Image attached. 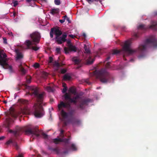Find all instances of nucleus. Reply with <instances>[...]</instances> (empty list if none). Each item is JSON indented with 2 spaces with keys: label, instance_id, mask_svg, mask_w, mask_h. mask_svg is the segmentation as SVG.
<instances>
[{
  "label": "nucleus",
  "instance_id": "nucleus-1",
  "mask_svg": "<svg viewBox=\"0 0 157 157\" xmlns=\"http://www.w3.org/2000/svg\"><path fill=\"white\" fill-rule=\"evenodd\" d=\"M28 89L29 94L30 95H34L39 104V105L35 104L32 112L36 117L40 118L44 113L43 108L41 105L43 101L44 93L42 92L41 94H39L38 88L34 86L29 87Z\"/></svg>",
  "mask_w": 157,
  "mask_h": 157
},
{
  "label": "nucleus",
  "instance_id": "nucleus-2",
  "mask_svg": "<svg viewBox=\"0 0 157 157\" xmlns=\"http://www.w3.org/2000/svg\"><path fill=\"white\" fill-rule=\"evenodd\" d=\"M131 42L130 40L125 41L123 48V50L128 53L132 54L136 52L140 54H143L146 51L147 48L149 45L151 44L154 47H157V41L153 36L149 39H147L144 44H140L138 49L133 50L130 49V46Z\"/></svg>",
  "mask_w": 157,
  "mask_h": 157
},
{
  "label": "nucleus",
  "instance_id": "nucleus-3",
  "mask_svg": "<svg viewBox=\"0 0 157 157\" xmlns=\"http://www.w3.org/2000/svg\"><path fill=\"white\" fill-rule=\"evenodd\" d=\"M64 98L66 100H68V101L64 102L63 101H60V103L58 105V109L59 111H61L63 108H69L70 107V103H73L76 104L77 101L79 103L78 106V108L82 109L84 108V105L87 104L88 102V99H86L84 98L80 97L78 95H76L73 98H71L70 96L67 93L64 95Z\"/></svg>",
  "mask_w": 157,
  "mask_h": 157
},
{
  "label": "nucleus",
  "instance_id": "nucleus-4",
  "mask_svg": "<svg viewBox=\"0 0 157 157\" xmlns=\"http://www.w3.org/2000/svg\"><path fill=\"white\" fill-rule=\"evenodd\" d=\"M97 75L100 81L103 83L110 82L112 76L110 74L104 69L102 68L97 72Z\"/></svg>",
  "mask_w": 157,
  "mask_h": 157
},
{
  "label": "nucleus",
  "instance_id": "nucleus-5",
  "mask_svg": "<svg viewBox=\"0 0 157 157\" xmlns=\"http://www.w3.org/2000/svg\"><path fill=\"white\" fill-rule=\"evenodd\" d=\"M30 36L32 41L27 40L25 42V44L29 49L31 48V46L35 45L38 44L40 41L41 38L40 34L37 32H35L30 34Z\"/></svg>",
  "mask_w": 157,
  "mask_h": 157
},
{
  "label": "nucleus",
  "instance_id": "nucleus-6",
  "mask_svg": "<svg viewBox=\"0 0 157 157\" xmlns=\"http://www.w3.org/2000/svg\"><path fill=\"white\" fill-rule=\"evenodd\" d=\"M3 50H0V65L3 68L8 69L10 73H13L14 71L12 67L7 63V60L6 58L7 56L5 53H3Z\"/></svg>",
  "mask_w": 157,
  "mask_h": 157
},
{
  "label": "nucleus",
  "instance_id": "nucleus-7",
  "mask_svg": "<svg viewBox=\"0 0 157 157\" xmlns=\"http://www.w3.org/2000/svg\"><path fill=\"white\" fill-rule=\"evenodd\" d=\"M25 130L27 134H33L37 136H41L44 138H47L48 136L42 131H40L37 128H25Z\"/></svg>",
  "mask_w": 157,
  "mask_h": 157
},
{
  "label": "nucleus",
  "instance_id": "nucleus-8",
  "mask_svg": "<svg viewBox=\"0 0 157 157\" xmlns=\"http://www.w3.org/2000/svg\"><path fill=\"white\" fill-rule=\"evenodd\" d=\"M54 33L56 35V38L58 36H60L62 33L61 31L58 28L54 27L51 29L50 33V36L51 38H53V34Z\"/></svg>",
  "mask_w": 157,
  "mask_h": 157
},
{
  "label": "nucleus",
  "instance_id": "nucleus-9",
  "mask_svg": "<svg viewBox=\"0 0 157 157\" xmlns=\"http://www.w3.org/2000/svg\"><path fill=\"white\" fill-rule=\"evenodd\" d=\"M75 111L74 110H71L68 113H67L65 112L63 109H62L60 113L62 117L64 119H66L68 117H72Z\"/></svg>",
  "mask_w": 157,
  "mask_h": 157
},
{
  "label": "nucleus",
  "instance_id": "nucleus-10",
  "mask_svg": "<svg viewBox=\"0 0 157 157\" xmlns=\"http://www.w3.org/2000/svg\"><path fill=\"white\" fill-rule=\"evenodd\" d=\"M65 53L66 54L68 53L70 51L74 52H75L78 50V48H77L75 46L73 45H70V46L68 47V48L65 47L64 49Z\"/></svg>",
  "mask_w": 157,
  "mask_h": 157
},
{
  "label": "nucleus",
  "instance_id": "nucleus-11",
  "mask_svg": "<svg viewBox=\"0 0 157 157\" xmlns=\"http://www.w3.org/2000/svg\"><path fill=\"white\" fill-rule=\"evenodd\" d=\"M67 36V35L66 34H63L61 37H59V36H58L57 37V38L56 37L55 39L56 42L58 44H62L63 43L65 42L67 40L66 39Z\"/></svg>",
  "mask_w": 157,
  "mask_h": 157
},
{
  "label": "nucleus",
  "instance_id": "nucleus-12",
  "mask_svg": "<svg viewBox=\"0 0 157 157\" xmlns=\"http://www.w3.org/2000/svg\"><path fill=\"white\" fill-rule=\"evenodd\" d=\"M69 140L67 139L59 138H58L54 140V142L56 144H59L61 142H64L65 143H68Z\"/></svg>",
  "mask_w": 157,
  "mask_h": 157
},
{
  "label": "nucleus",
  "instance_id": "nucleus-13",
  "mask_svg": "<svg viewBox=\"0 0 157 157\" xmlns=\"http://www.w3.org/2000/svg\"><path fill=\"white\" fill-rule=\"evenodd\" d=\"M18 102L19 105L21 106H26L28 104V101L24 99L18 100Z\"/></svg>",
  "mask_w": 157,
  "mask_h": 157
},
{
  "label": "nucleus",
  "instance_id": "nucleus-14",
  "mask_svg": "<svg viewBox=\"0 0 157 157\" xmlns=\"http://www.w3.org/2000/svg\"><path fill=\"white\" fill-rule=\"evenodd\" d=\"M149 28L154 30H156L157 29V22L152 21H151V25L149 26Z\"/></svg>",
  "mask_w": 157,
  "mask_h": 157
},
{
  "label": "nucleus",
  "instance_id": "nucleus-15",
  "mask_svg": "<svg viewBox=\"0 0 157 157\" xmlns=\"http://www.w3.org/2000/svg\"><path fill=\"white\" fill-rule=\"evenodd\" d=\"M19 71L21 72L22 75H24L26 73V71L24 69L22 66L21 63L18 66Z\"/></svg>",
  "mask_w": 157,
  "mask_h": 157
},
{
  "label": "nucleus",
  "instance_id": "nucleus-16",
  "mask_svg": "<svg viewBox=\"0 0 157 157\" xmlns=\"http://www.w3.org/2000/svg\"><path fill=\"white\" fill-rule=\"evenodd\" d=\"M59 12V8L53 9L51 10L50 13L52 15L55 14H58Z\"/></svg>",
  "mask_w": 157,
  "mask_h": 157
},
{
  "label": "nucleus",
  "instance_id": "nucleus-17",
  "mask_svg": "<svg viewBox=\"0 0 157 157\" xmlns=\"http://www.w3.org/2000/svg\"><path fill=\"white\" fill-rule=\"evenodd\" d=\"M90 51L89 50V65L93 63L95 60V57H91L90 55Z\"/></svg>",
  "mask_w": 157,
  "mask_h": 157
},
{
  "label": "nucleus",
  "instance_id": "nucleus-18",
  "mask_svg": "<svg viewBox=\"0 0 157 157\" xmlns=\"http://www.w3.org/2000/svg\"><path fill=\"white\" fill-rule=\"evenodd\" d=\"M72 60L76 64H78L79 63L81 62L80 60L76 57H74L72 59Z\"/></svg>",
  "mask_w": 157,
  "mask_h": 157
},
{
  "label": "nucleus",
  "instance_id": "nucleus-19",
  "mask_svg": "<svg viewBox=\"0 0 157 157\" xmlns=\"http://www.w3.org/2000/svg\"><path fill=\"white\" fill-rule=\"evenodd\" d=\"M69 91L74 94H75L76 91L75 89L73 87H71L69 89Z\"/></svg>",
  "mask_w": 157,
  "mask_h": 157
},
{
  "label": "nucleus",
  "instance_id": "nucleus-20",
  "mask_svg": "<svg viewBox=\"0 0 157 157\" xmlns=\"http://www.w3.org/2000/svg\"><path fill=\"white\" fill-rule=\"evenodd\" d=\"M71 78V76L67 74L65 75L63 77V79L65 80H69Z\"/></svg>",
  "mask_w": 157,
  "mask_h": 157
},
{
  "label": "nucleus",
  "instance_id": "nucleus-21",
  "mask_svg": "<svg viewBox=\"0 0 157 157\" xmlns=\"http://www.w3.org/2000/svg\"><path fill=\"white\" fill-rule=\"evenodd\" d=\"M23 58V56L21 53L18 52L17 53L16 57V60H19L22 59Z\"/></svg>",
  "mask_w": 157,
  "mask_h": 157
},
{
  "label": "nucleus",
  "instance_id": "nucleus-22",
  "mask_svg": "<svg viewBox=\"0 0 157 157\" xmlns=\"http://www.w3.org/2000/svg\"><path fill=\"white\" fill-rule=\"evenodd\" d=\"M45 90H47L48 92H52L53 91V89L50 86H47L44 87Z\"/></svg>",
  "mask_w": 157,
  "mask_h": 157
},
{
  "label": "nucleus",
  "instance_id": "nucleus-23",
  "mask_svg": "<svg viewBox=\"0 0 157 157\" xmlns=\"http://www.w3.org/2000/svg\"><path fill=\"white\" fill-rule=\"evenodd\" d=\"M84 52L85 53H88V48H87V46L86 44H84Z\"/></svg>",
  "mask_w": 157,
  "mask_h": 157
},
{
  "label": "nucleus",
  "instance_id": "nucleus-24",
  "mask_svg": "<svg viewBox=\"0 0 157 157\" xmlns=\"http://www.w3.org/2000/svg\"><path fill=\"white\" fill-rule=\"evenodd\" d=\"M53 65L54 66H56L58 68H59L61 66L59 62L56 61L54 62Z\"/></svg>",
  "mask_w": 157,
  "mask_h": 157
},
{
  "label": "nucleus",
  "instance_id": "nucleus-25",
  "mask_svg": "<svg viewBox=\"0 0 157 157\" xmlns=\"http://www.w3.org/2000/svg\"><path fill=\"white\" fill-rule=\"evenodd\" d=\"M71 149L72 150L75 151L77 149V147L74 144H72L71 147Z\"/></svg>",
  "mask_w": 157,
  "mask_h": 157
},
{
  "label": "nucleus",
  "instance_id": "nucleus-26",
  "mask_svg": "<svg viewBox=\"0 0 157 157\" xmlns=\"http://www.w3.org/2000/svg\"><path fill=\"white\" fill-rule=\"evenodd\" d=\"M6 121L7 122V124L8 125H9L11 122L12 121V120L10 118H7L6 119Z\"/></svg>",
  "mask_w": 157,
  "mask_h": 157
},
{
  "label": "nucleus",
  "instance_id": "nucleus-27",
  "mask_svg": "<svg viewBox=\"0 0 157 157\" xmlns=\"http://www.w3.org/2000/svg\"><path fill=\"white\" fill-rule=\"evenodd\" d=\"M9 132L10 133H13L15 136H17L18 134L17 132L16 131H13L11 130H9Z\"/></svg>",
  "mask_w": 157,
  "mask_h": 157
},
{
  "label": "nucleus",
  "instance_id": "nucleus-28",
  "mask_svg": "<svg viewBox=\"0 0 157 157\" xmlns=\"http://www.w3.org/2000/svg\"><path fill=\"white\" fill-rule=\"evenodd\" d=\"M121 52V51L117 50H113V54H117Z\"/></svg>",
  "mask_w": 157,
  "mask_h": 157
},
{
  "label": "nucleus",
  "instance_id": "nucleus-29",
  "mask_svg": "<svg viewBox=\"0 0 157 157\" xmlns=\"http://www.w3.org/2000/svg\"><path fill=\"white\" fill-rule=\"evenodd\" d=\"M31 77L30 76H29L26 78V82L27 83H29L31 82Z\"/></svg>",
  "mask_w": 157,
  "mask_h": 157
},
{
  "label": "nucleus",
  "instance_id": "nucleus-30",
  "mask_svg": "<svg viewBox=\"0 0 157 157\" xmlns=\"http://www.w3.org/2000/svg\"><path fill=\"white\" fill-rule=\"evenodd\" d=\"M138 29H145L146 28L145 27V25H140L138 26Z\"/></svg>",
  "mask_w": 157,
  "mask_h": 157
},
{
  "label": "nucleus",
  "instance_id": "nucleus-31",
  "mask_svg": "<svg viewBox=\"0 0 157 157\" xmlns=\"http://www.w3.org/2000/svg\"><path fill=\"white\" fill-rule=\"evenodd\" d=\"M33 66L36 69L39 67L40 64L39 63H36L34 64Z\"/></svg>",
  "mask_w": 157,
  "mask_h": 157
},
{
  "label": "nucleus",
  "instance_id": "nucleus-32",
  "mask_svg": "<svg viewBox=\"0 0 157 157\" xmlns=\"http://www.w3.org/2000/svg\"><path fill=\"white\" fill-rule=\"evenodd\" d=\"M54 2L56 5H59L60 4V0H54Z\"/></svg>",
  "mask_w": 157,
  "mask_h": 157
},
{
  "label": "nucleus",
  "instance_id": "nucleus-33",
  "mask_svg": "<svg viewBox=\"0 0 157 157\" xmlns=\"http://www.w3.org/2000/svg\"><path fill=\"white\" fill-rule=\"evenodd\" d=\"M32 46V45L31 46V48H32L33 50H34L35 51H37V50H38V49L39 48H38L37 47H36L32 46Z\"/></svg>",
  "mask_w": 157,
  "mask_h": 157
},
{
  "label": "nucleus",
  "instance_id": "nucleus-34",
  "mask_svg": "<svg viewBox=\"0 0 157 157\" xmlns=\"http://www.w3.org/2000/svg\"><path fill=\"white\" fill-rule=\"evenodd\" d=\"M67 72V70L66 69H62L61 70V73L62 74H64Z\"/></svg>",
  "mask_w": 157,
  "mask_h": 157
},
{
  "label": "nucleus",
  "instance_id": "nucleus-35",
  "mask_svg": "<svg viewBox=\"0 0 157 157\" xmlns=\"http://www.w3.org/2000/svg\"><path fill=\"white\" fill-rule=\"evenodd\" d=\"M53 61V59L52 58V57L51 56H50L49 57V60L48 61V63H51Z\"/></svg>",
  "mask_w": 157,
  "mask_h": 157
},
{
  "label": "nucleus",
  "instance_id": "nucleus-36",
  "mask_svg": "<svg viewBox=\"0 0 157 157\" xmlns=\"http://www.w3.org/2000/svg\"><path fill=\"white\" fill-rule=\"evenodd\" d=\"M110 62H107L105 65V67L106 68H110Z\"/></svg>",
  "mask_w": 157,
  "mask_h": 157
},
{
  "label": "nucleus",
  "instance_id": "nucleus-37",
  "mask_svg": "<svg viewBox=\"0 0 157 157\" xmlns=\"http://www.w3.org/2000/svg\"><path fill=\"white\" fill-rule=\"evenodd\" d=\"M12 143V141L11 140H10L6 142V144L7 145H9L10 144Z\"/></svg>",
  "mask_w": 157,
  "mask_h": 157
},
{
  "label": "nucleus",
  "instance_id": "nucleus-38",
  "mask_svg": "<svg viewBox=\"0 0 157 157\" xmlns=\"http://www.w3.org/2000/svg\"><path fill=\"white\" fill-rule=\"evenodd\" d=\"M56 51L58 53H60V48H56Z\"/></svg>",
  "mask_w": 157,
  "mask_h": 157
},
{
  "label": "nucleus",
  "instance_id": "nucleus-39",
  "mask_svg": "<svg viewBox=\"0 0 157 157\" xmlns=\"http://www.w3.org/2000/svg\"><path fill=\"white\" fill-rule=\"evenodd\" d=\"M13 6L16 7L18 4V2L17 1H15L13 2Z\"/></svg>",
  "mask_w": 157,
  "mask_h": 157
},
{
  "label": "nucleus",
  "instance_id": "nucleus-40",
  "mask_svg": "<svg viewBox=\"0 0 157 157\" xmlns=\"http://www.w3.org/2000/svg\"><path fill=\"white\" fill-rule=\"evenodd\" d=\"M13 145L15 147L17 150L19 149V147L16 143H14L13 144Z\"/></svg>",
  "mask_w": 157,
  "mask_h": 157
},
{
  "label": "nucleus",
  "instance_id": "nucleus-41",
  "mask_svg": "<svg viewBox=\"0 0 157 157\" xmlns=\"http://www.w3.org/2000/svg\"><path fill=\"white\" fill-rule=\"evenodd\" d=\"M67 43V46L68 47L70 46V45H72V44H71V42L70 40H68Z\"/></svg>",
  "mask_w": 157,
  "mask_h": 157
},
{
  "label": "nucleus",
  "instance_id": "nucleus-42",
  "mask_svg": "<svg viewBox=\"0 0 157 157\" xmlns=\"http://www.w3.org/2000/svg\"><path fill=\"white\" fill-rule=\"evenodd\" d=\"M43 76L45 78L48 76V74L47 72H44L43 73Z\"/></svg>",
  "mask_w": 157,
  "mask_h": 157
},
{
  "label": "nucleus",
  "instance_id": "nucleus-43",
  "mask_svg": "<svg viewBox=\"0 0 157 157\" xmlns=\"http://www.w3.org/2000/svg\"><path fill=\"white\" fill-rule=\"evenodd\" d=\"M3 40L4 43L5 44H7V39H6V38L5 37H3Z\"/></svg>",
  "mask_w": 157,
  "mask_h": 157
},
{
  "label": "nucleus",
  "instance_id": "nucleus-44",
  "mask_svg": "<svg viewBox=\"0 0 157 157\" xmlns=\"http://www.w3.org/2000/svg\"><path fill=\"white\" fill-rule=\"evenodd\" d=\"M13 112V111L10 112V114L11 115V116L12 117H17V115H15L14 114H13V113H12Z\"/></svg>",
  "mask_w": 157,
  "mask_h": 157
},
{
  "label": "nucleus",
  "instance_id": "nucleus-45",
  "mask_svg": "<svg viewBox=\"0 0 157 157\" xmlns=\"http://www.w3.org/2000/svg\"><path fill=\"white\" fill-rule=\"evenodd\" d=\"M67 90V88L66 87L64 88L62 92L63 93H65Z\"/></svg>",
  "mask_w": 157,
  "mask_h": 157
},
{
  "label": "nucleus",
  "instance_id": "nucleus-46",
  "mask_svg": "<svg viewBox=\"0 0 157 157\" xmlns=\"http://www.w3.org/2000/svg\"><path fill=\"white\" fill-rule=\"evenodd\" d=\"M82 36L83 37V38L85 39L86 37V35L85 33H82Z\"/></svg>",
  "mask_w": 157,
  "mask_h": 157
},
{
  "label": "nucleus",
  "instance_id": "nucleus-47",
  "mask_svg": "<svg viewBox=\"0 0 157 157\" xmlns=\"http://www.w3.org/2000/svg\"><path fill=\"white\" fill-rule=\"evenodd\" d=\"M68 36L72 38H74L75 37V36L74 35H73L72 34H70L68 35Z\"/></svg>",
  "mask_w": 157,
  "mask_h": 157
},
{
  "label": "nucleus",
  "instance_id": "nucleus-48",
  "mask_svg": "<svg viewBox=\"0 0 157 157\" xmlns=\"http://www.w3.org/2000/svg\"><path fill=\"white\" fill-rule=\"evenodd\" d=\"M134 36L136 38H137L138 37V34L136 33H135L134 34Z\"/></svg>",
  "mask_w": 157,
  "mask_h": 157
},
{
  "label": "nucleus",
  "instance_id": "nucleus-49",
  "mask_svg": "<svg viewBox=\"0 0 157 157\" xmlns=\"http://www.w3.org/2000/svg\"><path fill=\"white\" fill-rule=\"evenodd\" d=\"M59 21L61 23H63V22H64L65 20L64 19H62V20H59Z\"/></svg>",
  "mask_w": 157,
  "mask_h": 157
},
{
  "label": "nucleus",
  "instance_id": "nucleus-50",
  "mask_svg": "<svg viewBox=\"0 0 157 157\" xmlns=\"http://www.w3.org/2000/svg\"><path fill=\"white\" fill-rule=\"evenodd\" d=\"M21 86V85L20 84L18 85V87L16 88L17 90H20V87Z\"/></svg>",
  "mask_w": 157,
  "mask_h": 157
},
{
  "label": "nucleus",
  "instance_id": "nucleus-51",
  "mask_svg": "<svg viewBox=\"0 0 157 157\" xmlns=\"http://www.w3.org/2000/svg\"><path fill=\"white\" fill-rule=\"evenodd\" d=\"M110 59V57L109 56L107 57L106 58V60H105V61L104 62V63H105V61H108L109 59Z\"/></svg>",
  "mask_w": 157,
  "mask_h": 157
},
{
  "label": "nucleus",
  "instance_id": "nucleus-52",
  "mask_svg": "<svg viewBox=\"0 0 157 157\" xmlns=\"http://www.w3.org/2000/svg\"><path fill=\"white\" fill-rule=\"evenodd\" d=\"M17 157H23V155L21 154H19L17 156Z\"/></svg>",
  "mask_w": 157,
  "mask_h": 157
},
{
  "label": "nucleus",
  "instance_id": "nucleus-53",
  "mask_svg": "<svg viewBox=\"0 0 157 157\" xmlns=\"http://www.w3.org/2000/svg\"><path fill=\"white\" fill-rule=\"evenodd\" d=\"M89 103L90 102H93L94 100L92 99H90L89 98Z\"/></svg>",
  "mask_w": 157,
  "mask_h": 157
},
{
  "label": "nucleus",
  "instance_id": "nucleus-54",
  "mask_svg": "<svg viewBox=\"0 0 157 157\" xmlns=\"http://www.w3.org/2000/svg\"><path fill=\"white\" fill-rule=\"evenodd\" d=\"M68 17L67 15H65L63 17V19H64V20L65 21V20Z\"/></svg>",
  "mask_w": 157,
  "mask_h": 157
},
{
  "label": "nucleus",
  "instance_id": "nucleus-55",
  "mask_svg": "<svg viewBox=\"0 0 157 157\" xmlns=\"http://www.w3.org/2000/svg\"><path fill=\"white\" fill-rule=\"evenodd\" d=\"M63 131L62 130H61V131H60V136L61 137H62L63 136H62L63 134Z\"/></svg>",
  "mask_w": 157,
  "mask_h": 157
},
{
  "label": "nucleus",
  "instance_id": "nucleus-56",
  "mask_svg": "<svg viewBox=\"0 0 157 157\" xmlns=\"http://www.w3.org/2000/svg\"><path fill=\"white\" fill-rule=\"evenodd\" d=\"M67 21H68L69 23H70L71 22L70 21V19L68 17L66 19Z\"/></svg>",
  "mask_w": 157,
  "mask_h": 157
},
{
  "label": "nucleus",
  "instance_id": "nucleus-57",
  "mask_svg": "<svg viewBox=\"0 0 157 157\" xmlns=\"http://www.w3.org/2000/svg\"><path fill=\"white\" fill-rule=\"evenodd\" d=\"M5 137L4 136H2L0 137V140H3L5 138Z\"/></svg>",
  "mask_w": 157,
  "mask_h": 157
},
{
  "label": "nucleus",
  "instance_id": "nucleus-58",
  "mask_svg": "<svg viewBox=\"0 0 157 157\" xmlns=\"http://www.w3.org/2000/svg\"><path fill=\"white\" fill-rule=\"evenodd\" d=\"M32 127V125H30L29 126H27L26 127H24V128H31V127ZM16 128H19L18 127H17Z\"/></svg>",
  "mask_w": 157,
  "mask_h": 157
},
{
  "label": "nucleus",
  "instance_id": "nucleus-59",
  "mask_svg": "<svg viewBox=\"0 0 157 157\" xmlns=\"http://www.w3.org/2000/svg\"><path fill=\"white\" fill-rule=\"evenodd\" d=\"M3 102L5 104H6L7 102V101L6 100H4Z\"/></svg>",
  "mask_w": 157,
  "mask_h": 157
},
{
  "label": "nucleus",
  "instance_id": "nucleus-60",
  "mask_svg": "<svg viewBox=\"0 0 157 157\" xmlns=\"http://www.w3.org/2000/svg\"><path fill=\"white\" fill-rule=\"evenodd\" d=\"M60 64V66H61L60 67H62V66H63V65H64V64H63L62 63H61Z\"/></svg>",
  "mask_w": 157,
  "mask_h": 157
},
{
  "label": "nucleus",
  "instance_id": "nucleus-61",
  "mask_svg": "<svg viewBox=\"0 0 157 157\" xmlns=\"http://www.w3.org/2000/svg\"><path fill=\"white\" fill-rule=\"evenodd\" d=\"M123 59L124 60H126V59H125V55H124L123 56Z\"/></svg>",
  "mask_w": 157,
  "mask_h": 157
},
{
  "label": "nucleus",
  "instance_id": "nucleus-62",
  "mask_svg": "<svg viewBox=\"0 0 157 157\" xmlns=\"http://www.w3.org/2000/svg\"><path fill=\"white\" fill-rule=\"evenodd\" d=\"M9 34L10 35H12V32H10L9 33Z\"/></svg>",
  "mask_w": 157,
  "mask_h": 157
},
{
  "label": "nucleus",
  "instance_id": "nucleus-63",
  "mask_svg": "<svg viewBox=\"0 0 157 157\" xmlns=\"http://www.w3.org/2000/svg\"><path fill=\"white\" fill-rule=\"evenodd\" d=\"M86 63L87 64H88V61L87 60L86 61Z\"/></svg>",
  "mask_w": 157,
  "mask_h": 157
},
{
  "label": "nucleus",
  "instance_id": "nucleus-64",
  "mask_svg": "<svg viewBox=\"0 0 157 157\" xmlns=\"http://www.w3.org/2000/svg\"><path fill=\"white\" fill-rule=\"evenodd\" d=\"M143 56H141V55H140V57H143Z\"/></svg>",
  "mask_w": 157,
  "mask_h": 157
}]
</instances>
